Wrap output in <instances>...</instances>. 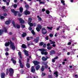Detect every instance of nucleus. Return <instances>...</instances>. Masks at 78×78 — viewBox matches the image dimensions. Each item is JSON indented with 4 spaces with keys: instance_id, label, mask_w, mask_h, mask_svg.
Listing matches in <instances>:
<instances>
[{
    "instance_id": "f257e3e1",
    "label": "nucleus",
    "mask_w": 78,
    "mask_h": 78,
    "mask_svg": "<svg viewBox=\"0 0 78 78\" xmlns=\"http://www.w3.org/2000/svg\"><path fill=\"white\" fill-rule=\"evenodd\" d=\"M10 44L11 47H12V50H14L16 49V48H15V46H14V43L12 42V41H10V42H8L7 43L5 44V47H8V46H9V44Z\"/></svg>"
},
{
    "instance_id": "f03ea898",
    "label": "nucleus",
    "mask_w": 78,
    "mask_h": 78,
    "mask_svg": "<svg viewBox=\"0 0 78 78\" xmlns=\"http://www.w3.org/2000/svg\"><path fill=\"white\" fill-rule=\"evenodd\" d=\"M39 50L40 51H41V55H47L48 53V52L46 51H47V50L44 48L40 49ZM44 51H45L44 52Z\"/></svg>"
},
{
    "instance_id": "7ed1b4c3",
    "label": "nucleus",
    "mask_w": 78,
    "mask_h": 78,
    "mask_svg": "<svg viewBox=\"0 0 78 78\" xmlns=\"http://www.w3.org/2000/svg\"><path fill=\"white\" fill-rule=\"evenodd\" d=\"M9 75L10 76H12L13 73H14V69L11 68H10L9 69Z\"/></svg>"
},
{
    "instance_id": "20e7f679",
    "label": "nucleus",
    "mask_w": 78,
    "mask_h": 78,
    "mask_svg": "<svg viewBox=\"0 0 78 78\" xmlns=\"http://www.w3.org/2000/svg\"><path fill=\"white\" fill-rule=\"evenodd\" d=\"M42 33L43 34H47V30L44 28H43L42 29Z\"/></svg>"
},
{
    "instance_id": "39448f33",
    "label": "nucleus",
    "mask_w": 78,
    "mask_h": 78,
    "mask_svg": "<svg viewBox=\"0 0 78 78\" xmlns=\"http://www.w3.org/2000/svg\"><path fill=\"white\" fill-rule=\"evenodd\" d=\"M11 11L12 12V13H14V15L15 16H16L17 13L18 12V11H16L14 9H11Z\"/></svg>"
},
{
    "instance_id": "423d86ee",
    "label": "nucleus",
    "mask_w": 78,
    "mask_h": 78,
    "mask_svg": "<svg viewBox=\"0 0 78 78\" xmlns=\"http://www.w3.org/2000/svg\"><path fill=\"white\" fill-rule=\"evenodd\" d=\"M23 51L24 52L25 55H26L27 56H29V55L28 54V51L26 50L25 49Z\"/></svg>"
},
{
    "instance_id": "0eeeda50",
    "label": "nucleus",
    "mask_w": 78,
    "mask_h": 78,
    "mask_svg": "<svg viewBox=\"0 0 78 78\" xmlns=\"http://www.w3.org/2000/svg\"><path fill=\"white\" fill-rule=\"evenodd\" d=\"M33 63H34V66H37V65H38V64H40V62H37V61H34L33 62Z\"/></svg>"
},
{
    "instance_id": "6e6552de",
    "label": "nucleus",
    "mask_w": 78,
    "mask_h": 78,
    "mask_svg": "<svg viewBox=\"0 0 78 78\" xmlns=\"http://www.w3.org/2000/svg\"><path fill=\"white\" fill-rule=\"evenodd\" d=\"M36 71V70L34 69V66H32L31 68V71L32 73H34Z\"/></svg>"
},
{
    "instance_id": "1a4fd4ad",
    "label": "nucleus",
    "mask_w": 78,
    "mask_h": 78,
    "mask_svg": "<svg viewBox=\"0 0 78 78\" xmlns=\"http://www.w3.org/2000/svg\"><path fill=\"white\" fill-rule=\"evenodd\" d=\"M49 58V57H46V58H45V57H43L42 58V61H46L47 60V59H48Z\"/></svg>"
},
{
    "instance_id": "9d476101",
    "label": "nucleus",
    "mask_w": 78,
    "mask_h": 78,
    "mask_svg": "<svg viewBox=\"0 0 78 78\" xmlns=\"http://www.w3.org/2000/svg\"><path fill=\"white\" fill-rule=\"evenodd\" d=\"M19 62L20 64V68H23V67H24V66L22 64V62L20 60H19Z\"/></svg>"
},
{
    "instance_id": "9b49d317",
    "label": "nucleus",
    "mask_w": 78,
    "mask_h": 78,
    "mask_svg": "<svg viewBox=\"0 0 78 78\" xmlns=\"http://www.w3.org/2000/svg\"><path fill=\"white\" fill-rule=\"evenodd\" d=\"M18 20H19V21H20V23H24V20H23L22 19L20 18H18Z\"/></svg>"
},
{
    "instance_id": "f8f14e48",
    "label": "nucleus",
    "mask_w": 78,
    "mask_h": 78,
    "mask_svg": "<svg viewBox=\"0 0 78 78\" xmlns=\"http://www.w3.org/2000/svg\"><path fill=\"white\" fill-rule=\"evenodd\" d=\"M24 14L25 15H27V14H30V12L26 10L24 12Z\"/></svg>"
},
{
    "instance_id": "ddd939ff",
    "label": "nucleus",
    "mask_w": 78,
    "mask_h": 78,
    "mask_svg": "<svg viewBox=\"0 0 78 78\" xmlns=\"http://www.w3.org/2000/svg\"><path fill=\"white\" fill-rule=\"evenodd\" d=\"M40 68H41V66H40V65H38L35 67L36 70H39V69H40Z\"/></svg>"
},
{
    "instance_id": "4468645a",
    "label": "nucleus",
    "mask_w": 78,
    "mask_h": 78,
    "mask_svg": "<svg viewBox=\"0 0 78 78\" xmlns=\"http://www.w3.org/2000/svg\"><path fill=\"white\" fill-rule=\"evenodd\" d=\"M5 76H6V75L5 73H2L1 74V77L2 78H5Z\"/></svg>"
},
{
    "instance_id": "2eb2a0df",
    "label": "nucleus",
    "mask_w": 78,
    "mask_h": 78,
    "mask_svg": "<svg viewBox=\"0 0 78 78\" xmlns=\"http://www.w3.org/2000/svg\"><path fill=\"white\" fill-rule=\"evenodd\" d=\"M34 41L35 42H36V43H37L39 42V37L37 38V39H34Z\"/></svg>"
},
{
    "instance_id": "dca6fc26",
    "label": "nucleus",
    "mask_w": 78,
    "mask_h": 78,
    "mask_svg": "<svg viewBox=\"0 0 78 78\" xmlns=\"http://www.w3.org/2000/svg\"><path fill=\"white\" fill-rule=\"evenodd\" d=\"M31 22H32V18H29L28 20V23H31Z\"/></svg>"
},
{
    "instance_id": "f3484780",
    "label": "nucleus",
    "mask_w": 78,
    "mask_h": 78,
    "mask_svg": "<svg viewBox=\"0 0 78 78\" xmlns=\"http://www.w3.org/2000/svg\"><path fill=\"white\" fill-rule=\"evenodd\" d=\"M21 47L23 48H27V46H26L25 44H23L21 46Z\"/></svg>"
},
{
    "instance_id": "a211bd4d",
    "label": "nucleus",
    "mask_w": 78,
    "mask_h": 78,
    "mask_svg": "<svg viewBox=\"0 0 78 78\" xmlns=\"http://www.w3.org/2000/svg\"><path fill=\"white\" fill-rule=\"evenodd\" d=\"M54 74L56 75V77H58V72L56 71L54 73Z\"/></svg>"
},
{
    "instance_id": "6ab92c4d",
    "label": "nucleus",
    "mask_w": 78,
    "mask_h": 78,
    "mask_svg": "<svg viewBox=\"0 0 78 78\" xmlns=\"http://www.w3.org/2000/svg\"><path fill=\"white\" fill-rule=\"evenodd\" d=\"M50 53L51 55H53V54H55V51L53 50H51Z\"/></svg>"
},
{
    "instance_id": "aec40b11",
    "label": "nucleus",
    "mask_w": 78,
    "mask_h": 78,
    "mask_svg": "<svg viewBox=\"0 0 78 78\" xmlns=\"http://www.w3.org/2000/svg\"><path fill=\"white\" fill-rule=\"evenodd\" d=\"M27 36V33H23L22 35V37H25Z\"/></svg>"
},
{
    "instance_id": "412c9836",
    "label": "nucleus",
    "mask_w": 78,
    "mask_h": 78,
    "mask_svg": "<svg viewBox=\"0 0 78 78\" xmlns=\"http://www.w3.org/2000/svg\"><path fill=\"white\" fill-rule=\"evenodd\" d=\"M49 42H50V43L51 44H55V42L53 41L52 40H49Z\"/></svg>"
},
{
    "instance_id": "4be33fe9",
    "label": "nucleus",
    "mask_w": 78,
    "mask_h": 78,
    "mask_svg": "<svg viewBox=\"0 0 78 78\" xmlns=\"http://www.w3.org/2000/svg\"><path fill=\"white\" fill-rule=\"evenodd\" d=\"M37 18L38 19V21H41L42 20V18L40 17H39V16H37Z\"/></svg>"
},
{
    "instance_id": "5701e85b",
    "label": "nucleus",
    "mask_w": 78,
    "mask_h": 78,
    "mask_svg": "<svg viewBox=\"0 0 78 78\" xmlns=\"http://www.w3.org/2000/svg\"><path fill=\"white\" fill-rule=\"evenodd\" d=\"M23 9L22 7H20V11L21 13H22V12H23Z\"/></svg>"
},
{
    "instance_id": "b1692460",
    "label": "nucleus",
    "mask_w": 78,
    "mask_h": 78,
    "mask_svg": "<svg viewBox=\"0 0 78 78\" xmlns=\"http://www.w3.org/2000/svg\"><path fill=\"white\" fill-rule=\"evenodd\" d=\"M8 30V28L6 27H4V31L5 33H7V30Z\"/></svg>"
},
{
    "instance_id": "393cba45",
    "label": "nucleus",
    "mask_w": 78,
    "mask_h": 78,
    "mask_svg": "<svg viewBox=\"0 0 78 78\" xmlns=\"http://www.w3.org/2000/svg\"><path fill=\"white\" fill-rule=\"evenodd\" d=\"M44 69H45L44 68V66H42L41 69V71H42V72H44Z\"/></svg>"
},
{
    "instance_id": "a878e982",
    "label": "nucleus",
    "mask_w": 78,
    "mask_h": 78,
    "mask_svg": "<svg viewBox=\"0 0 78 78\" xmlns=\"http://www.w3.org/2000/svg\"><path fill=\"white\" fill-rule=\"evenodd\" d=\"M21 52H19L18 53V55H19V56H20V58H21V59H22V56H21Z\"/></svg>"
},
{
    "instance_id": "bb28decb",
    "label": "nucleus",
    "mask_w": 78,
    "mask_h": 78,
    "mask_svg": "<svg viewBox=\"0 0 78 78\" xmlns=\"http://www.w3.org/2000/svg\"><path fill=\"white\" fill-rule=\"evenodd\" d=\"M10 21H7L5 22V24L6 25H9V24L10 23Z\"/></svg>"
},
{
    "instance_id": "cd10ccee",
    "label": "nucleus",
    "mask_w": 78,
    "mask_h": 78,
    "mask_svg": "<svg viewBox=\"0 0 78 78\" xmlns=\"http://www.w3.org/2000/svg\"><path fill=\"white\" fill-rule=\"evenodd\" d=\"M61 2L63 4V5H66V4L64 3H65V1L63 0H61Z\"/></svg>"
},
{
    "instance_id": "c85d7f7f",
    "label": "nucleus",
    "mask_w": 78,
    "mask_h": 78,
    "mask_svg": "<svg viewBox=\"0 0 78 78\" xmlns=\"http://www.w3.org/2000/svg\"><path fill=\"white\" fill-rule=\"evenodd\" d=\"M28 24L29 25L30 27H33V24L32 23H28Z\"/></svg>"
},
{
    "instance_id": "c756f323",
    "label": "nucleus",
    "mask_w": 78,
    "mask_h": 78,
    "mask_svg": "<svg viewBox=\"0 0 78 78\" xmlns=\"http://www.w3.org/2000/svg\"><path fill=\"white\" fill-rule=\"evenodd\" d=\"M45 66V69H47L48 67V65L47 64H44Z\"/></svg>"
},
{
    "instance_id": "7c9ffc66",
    "label": "nucleus",
    "mask_w": 78,
    "mask_h": 78,
    "mask_svg": "<svg viewBox=\"0 0 78 78\" xmlns=\"http://www.w3.org/2000/svg\"><path fill=\"white\" fill-rule=\"evenodd\" d=\"M44 42H41L39 43V45L40 46H42L43 45H44Z\"/></svg>"
},
{
    "instance_id": "2f4dec72",
    "label": "nucleus",
    "mask_w": 78,
    "mask_h": 78,
    "mask_svg": "<svg viewBox=\"0 0 78 78\" xmlns=\"http://www.w3.org/2000/svg\"><path fill=\"white\" fill-rule=\"evenodd\" d=\"M26 66L27 68H30V65L28 63L26 64Z\"/></svg>"
},
{
    "instance_id": "473e14b6",
    "label": "nucleus",
    "mask_w": 78,
    "mask_h": 78,
    "mask_svg": "<svg viewBox=\"0 0 78 78\" xmlns=\"http://www.w3.org/2000/svg\"><path fill=\"white\" fill-rule=\"evenodd\" d=\"M12 24H13V27H14L15 28H16V24H15V23L14 22V21H13L12 22Z\"/></svg>"
},
{
    "instance_id": "72a5a7b5",
    "label": "nucleus",
    "mask_w": 78,
    "mask_h": 78,
    "mask_svg": "<svg viewBox=\"0 0 78 78\" xmlns=\"http://www.w3.org/2000/svg\"><path fill=\"white\" fill-rule=\"evenodd\" d=\"M3 33V30H0V36L2 35Z\"/></svg>"
},
{
    "instance_id": "f704fd0d",
    "label": "nucleus",
    "mask_w": 78,
    "mask_h": 78,
    "mask_svg": "<svg viewBox=\"0 0 78 78\" xmlns=\"http://www.w3.org/2000/svg\"><path fill=\"white\" fill-rule=\"evenodd\" d=\"M32 33L33 34V35H35L36 34V33L34 32V30H32L31 31Z\"/></svg>"
},
{
    "instance_id": "c9c22d12",
    "label": "nucleus",
    "mask_w": 78,
    "mask_h": 78,
    "mask_svg": "<svg viewBox=\"0 0 78 78\" xmlns=\"http://www.w3.org/2000/svg\"><path fill=\"white\" fill-rule=\"evenodd\" d=\"M52 48V47H51L48 46L47 48V49L48 50H51V49Z\"/></svg>"
},
{
    "instance_id": "e433bc0d",
    "label": "nucleus",
    "mask_w": 78,
    "mask_h": 78,
    "mask_svg": "<svg viewBox=\"0 0 78 78\" xmlns=\"http://www.w3.org/2000/svg\"><path fill=\"white\" fill-rule=\"evenodd\" d=\"M16 27L18 29H19L20 28V26L18 24H17L16 25Z\"/></svg>"
},
{
    "instance_id": "4c0bfd02",
    "label": "nucleus",
    "mask_w": 78,
    "mask_h": 78,
    "mask_svg": "<svg viewBox=\"0 0 78 78\" xmlns=\"http://www.w3.org/2000/svg\"><path fill=\"white\" fill-rule=\"evenodd\" d=\"M36 30L38 32H39V31H40V29H39V27H37L36 28Z\"/></svg>"
},
{
    "instance_id": "58836bf2",
    "label": "nucleus",
    "mask_w": 78,
    "mask_h": 78,
    "mask_svg": "<svg viewBox=\"0 0 78 78\" xmlns=\"http://www.w3.org/2000/svg\"><path fill=\"white\" fill-rule=\"evenodd\" d=\"M38 27H39V28L40 29V30L41 29V28H42V27L41 26V25L40 24L38 25Z\"/></svg>"
},
{
    "instance_id": "ea45409f",
    "label": "nucleus",
    "mask_w": 78,
    "mask_h": 78,
    "mask_svg": "<svg viewBox=\"0 0 78 78\" xmlns=\"http://www.w3.org/2000/svg\"><path fill=\"white\" fill-rule=\"evenodd\" d=\"M25 8L27 9H28L29 8V6L28 5H26L25 6Z\"/></svg>"
},
{
    "instance_id": "a19ab883",
    "label": "nucleus",
    "mask_w": 78,
    "mask_h": 78,
    "mask_svg": "<svg viewBox=\"0 0 78 78\" xmlns=\"http://www.w3.org/2000/svg\"><path fill=\"white\" fill-rule=\"evenodd\" d=\"M26 39L27 41H30V40H31V39H30V38L29 37H27L26 38Z\"/></svg>"
},
{
    "instance_id": "79ce46f5",
    "label": "nucleus",
    "mask_w": 78,
    "mask_h": 78,
    "mask_svg": "<svg viewBox=\"0 0 78 78\" xmlns=\"http://www.w3.org/2000/svg\"><path fill=\"white\" fill-rule=\"evenodd\" d=\"M46 75V74L45 73H42L41 74V76H44Z\"/></svg>"
},
{
    "instance_id": "37998d69",
    "label": "nucleus",
    "mask_w": 78,
    "mask_h": 78,
    "mask_svg": "<svg viewBox=\"0 0 78 78\" xmlns=\"http://www.w3.org/2000/svg\"><path fill=\"white\" fill-rule=\"evenodd\" d=\"M46 12L47 14H50V11H49V10H46Z\"/></svg>"
},
{
    "instance_id": "c03bdc74",
    "label": "nucleus",
    "mask_w": 78,
    "mask_h": 78,
    "mask_svg": "<svg viewBox=\"0 0 78 78\" xmlns=\"http://www.w3.org/2000/svg\"><path fill=\"white\" fill-rule=\"evenodd\" d=\"M32 44H33V43H32V42H30L29 43H28V46H29V45H31Z\"/></svg>"
},
{
    "instance_id": "a18cd8bd",
    "label": "nucleus",
    "mask_w": 78,
    "mask_h": 78,
    "mask_svg": "<svg viewBox=\"0 0 78 78\" xmlns=\"http://www.w3.org/2000/svg\"><path fill=\"white\" fill-rule=\"evenodd\" d=\"M21 27L23 28H25V26L24 25H22L21 24Z\"/></svg>"
},
{
    "instance_id": "49530a36",
    "label": "nucleus",
    "mask_w": 78,
    "mask_h": 78,
    "mask_svg": "<svg viewBox=\"0 0 78 78\" xmlns=\"http://www.w3.org/2000/svg\"><path fill=\"white\" fill-rule=\"evenodd\" d=\"M17 5L16 4H14L13 5V7L14 8H17Z\"/></svg>"
},
{
    "instance_id": "de8ad7c7",
    "label": "nucleus",
    "mask_w": 78,
    "mask_h": 78,
    "mask_svg": "<svg viewBox=\"0 0 78 78\" xmlns=\"http://www.w3.org/2000/svg\"><path fill=\"white\" fill-rule=\"evenodd\" d=\"M48 29H49V30H52V27H47Z\"/></svg>"
},
{
    "instance_id": "09e8293b",
    "label": "nucleus",
    "mask_w": 78,
    "mask_h": 78,
    "mask_svg": "<svg viewBox=\"0 0 78 78\" xmlns=\"http://www.w3.org/2000/svg\"><path fill=\"white\" fill-rule=\"evenodd\" d=\"M17 13H18V16L19 17H20L22 16V14H21L20 13V12H18Z\"/></svg>"
},
{
    "instance_id": "8fccbe9b",
    "label": "nucleus",
    "mask_w": 78,
    "mask_h": 78,
    "mask_svg": "<svg viewBox=\"0 0 78 78\" xmlns=\"http://www.w3.org/2000/svg\"><path fill=\"white\" fill-rule=\"evenodd\" d=\"M0 18L1 19H5V17L4 16H1Z\"/></svg>"
},
{
    "instance_id": "3c124183",
    "label": "nucleus",
    "mask_w": 78,
    "mask_h": 78,
    "mask_svg": "<svg viewBox=\"0 0 78 78\" xmlns=\"http://www.w3.org/2000/svg\"><path fill=\"white\" fill-rule=\"evenodd\" d=\"M48 77H49L50 78H52V75H48Z\"/></svg>"
},
{
    "instance_id": "603ef678",
    "label": "nucleus",
    "mask_w": 78,
    "mask_h": 78,
    "mask_svg": "<svg viewBox=\"0 0 78 78\" xmlns=\"http://www.w3.org/2000/svg\"><path fill=\"white\" fill-rule=\"evenodd\" d=\"M9 50L8 48H7L5 49V51H8Z\"/></svg>"
},
{
    "instance_id": "864d4df0",
    "label": "nucleus",
    "mask_w": 78,
    "mask_h": 78,
    "mask_svg": "<svg viewBox=\"0 0 78 78\" xmlns=\"http://www.w3.org/2000/svg\"><path fill=\"white\" fill-rule=\"evenodd\" d=\"M20 73H23V70L21 69L20 70Z\"/></svg>"
},
{
    "instance_id": "5fc2aeb1",
    "label": "nucleus",
    "mask_w": 78,
    "mask_h": 78,
    "mask_svg": "<svg viewBox=\"0 0 78 78\" xmlns=\"http://www.w3.org/2000/svg\"><path fill=\"white\" fill-rule=\"evenodd\" d=\"M5 55L6 56H8V55H9V53H8V52H7L5 53Z\"/></svg>"
},
{
    "instance_id": "6e6d98bb",
    "label": "nucleus",
    "mask_w": 78,
    "mask_h": 78,
    "mask_svg": "<svg viewBox=\"0 0 78 78\" xmlns=\"http://www.w3.org/2000/svg\"><path fill=\"white\" fill-rule=\"evenodd\" d=\"M29 30L30 31H31L32 30V28L31 27H29Z\"/></svg>"
},
{
    "instance_id": "4d7b16f0",
    "label": "nucleus",
    "mask_w": 78,
    "mask_h": 78,
    "mask_svg": "<svg viewBox=\"0 0 78 78\" xmlns=\"http://www.w3.org/2000/svg\"><path fill=\"white\" fill-rule=\"evenodd\" d=\"M43 47L44 48H45L46 47V44H44L43 45Z\"/></svg>"
},
{
    "instance_id": "13d9d810",
    "label": "nucleus",
    "mask_w": 78,
    "mask_h": 78,
    "mask_svg": "<svg viewBox=\"0 0 78 78\" xmlns=\"http://www.w3.org/2000/svg\"><path fill=\"white\" fill-rule=\"evenodd\" d=\"M49 36L50 37H53V34H50L49 35Z\"/></svg>"
},
{
    "instance_id": "bf43d9fd",
    "label": "nucleus",
    "mask_w": 78,
    "mask_h": 78,
    "mask_svg": "<svg viewBox=\"0 0 78 78\" xmlns=\"http://www.w3.org/2000/svg\"><path fill=\"white\" fill-rule=\"evenodd\" d=\"M54 59H58V56H56L54 58Z\"/></svg>"
},
{
    "instance_id": "052dcab7",
    "label": "nucleus",
    "mask_w": 78,
    "mask_h": 78,
    "mask_svg": "<svg viewBox=\"0 0 78 78\" xmlns=\"http://www.w3.org/2000/svg\"><path fill=\"white\" fill-rule=\"evenodd\" d=\"M42 10L43 12H44V11H45V9H42Z\"/></svg>"
},
{
    "instance_id": "680f3d73",
    "label": "nucleus",
    "mask_w": 78,
    "mask_h": 78,
    "mask_svg": "<svg viewBox=\"0 0 78 78\" xmlns=\"http://www.w3.org/2000/svg\"><path fill=\"white\" fill-rule=\"evenodd\" d=\"M52 62H55V59H52Z\"/></svg>"
},
{
    "instance_id": "e2e57ef3",
    "label": "nucleus",
    "mask_w": 78,
    "mask_h": 78,
    "mask_svg": "<svg viewBox=\"0 0 78 78\" xmlns=\"http://www.w3.org/2000/svg\"><path fill=\"white\" fill-rule=\"evenodd\" d=\"M40 4H44V3H45V2H40Z\"/></svg>"
},
{
    "instance_id": "0e129e2a",
    "label": "nucleus",
    "mask_w": 78,
    "mask_h": 78,
    "mask_svg": "<svg viewBox=\"0 0 78 78\" xmlns=\"http://www.w3.org/2000/svg\"><path fill=\"white\" fill-rule=\"evenodd\" d=\"M4 16H5V17L6 16H7V14L5 13H4V15H3Z\"/></svg>"
},
{
    "instance_id": "69168bd1",
    "label": "nucleus",
    "mask_w": 78,
    "mask_h": 78,
    "mask_svg": "<svg viewBox=\"0 0 78 78\" xmlns=\"http://www.w3.org/2000/svg\"><path fill=\"white\" fill-rule=\"evenodd\" d=\"M2 9H6L5 8V6H3V7H2Z\"/></svg>"
},
{
    "instance_id": "338daca9",
    "label": "nucleus",
    "mask_w": 78,
    "mask_h": 78,
    "mask_svg": "<svg viewBox=\"0 0 78 78\" xmlns=\"http://www.w3.org/2000/svg\"><path fill=\"white\" fill-rule=\"evenodd\" d=\"M13 64H16V61L15 60H13Z\"/></svg>"
},
{
    "instance_id": "774afa93",
    "label": "nucleus",
    "mask_w": 78,
    "mask_h": 78,
    "mask_svg": "<svg viewBox=\"0 0 78 78\" xmlns=\"http://www.w3.org/2000/svg\"><path fill=\"white\" fill-rule=\"evenodd\" d=\"M75 77L76 78H78V75H75Z\"/></svg>"
}]
</instances>
